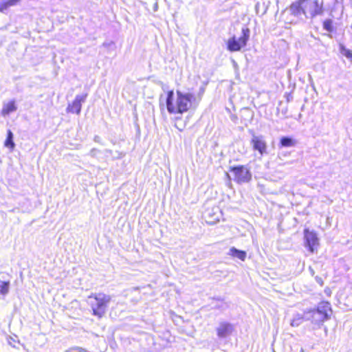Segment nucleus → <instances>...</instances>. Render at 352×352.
Segmentation results:
<instances>
[{"instance_id":"f257e3e1","label":"nucleus","mask_w":352,"mask_h":352,"mask_svg":"<svg viewBox=\"0 0 352 352\" xmlns=\"http://www.w3.org/2000/svg\"><path fill=\"white\" fill-rule=\"evenodd\" d=\"M166 95V104L169 113L183 114L191 108L194 100L192 94L177 90L175 96L173 90H170Z\"/></svg>"},{"instance_id":"f03ea898","label":"nucleus","mask_w":352,"mask_h":352,"mask_svg":"<svg viewBox=\"0 0 352 352\" xmlns=\"http://www.w3.org/2000/svg\"><path fill=\"white\" fill-rule=\"evenodd\" d=\"M333 309L330 302L321 300L316 307L304 311L305 320L309 321L313 329H320L323 324L329 320L333 315Z\"/></svg>"},{"instance_id":"7ed1b4c3","label":"nucleus","mask_w":352,"mask_h":352,"mask_svg":"<svg viewBox=\"0 0 352 352\" xmlns=\"http://www.w3.org/2000/svg\"><path fill=\"white\" fill-rule=\"evenodd\" d=\"M89 298H94L95 303L91 305L92 314L98 318H102L107 311L108 304L111 302V296L103 293L91 294Z\"/></svg>"},{"instance_id":"20e7f679","label":"nucleus","mask_w":352,"mask_h":352,"mask_svg":"<svg viewBox=\"0 0 352 352\" xmlns=\"http://www.w3.org/2000/svg\"><path fill=\"white\" fill-rule=\"evenodd\" d=\"M250 36V30L248 27H243L241 30V36L237 38L232 36L228 38L226 42L228 50L230 52H239L244 48L249 41Z\"/></svg>"},{"instance_id":"39448f33","label":"nucleus","mask_w":352,"mask_h":352,"mask_svg":"<svg viewBox=\"0 0 352 352\" xmlns=\"http://www.w3.org/2000/svg\"><path fill=\"white\" fill-rule=\"evenodd\" d=\"M229 170L233 173L234 181L237 184L247 183L252 179V173L245 166H231Z\"/></svg>"},{"instance_id":"423d86ee","label":"nucleus","mask_w":352,"mask_h":352,"mask_svg":"<svg viewBox=\"0 0 352 352\" xmlns=\"http://www.w3.org/2000/svg\"><path fill=\"white\" fill-rule=\"evenodd\" d=\"M305 239V246L310 253H314L318 251L320 245L319 239L314 231H310L308 228L303 231Z\"/></svg>"},{"instance_id":"0eeeda50","label":"nucleus","mask_w":352,"mask_h":352,"mask_svg":"<svg viewBox=\"0 0 352 352\" xmlns=\"http://www.w3.org/2000/svg\"><path fill=\"white\" fill-rule=\"evenodd\" d=\"M87 95H78L71 104H69L67 107V112L73 114H80L81 111L82 102H85Z\"/></svg>"},{"instance_id":"6e6552de","label":"nucleus","mask_w":352,"mask_h":352,"mask_svg":"<svg viewBox=\"0 0 352 352\" xmlns=\"http://www.w3.org/2000/svg\"><path fill=\"white\" fill-rule=\"evenodd\" d=\"M250 144L254 150L258 151L261 155H263L267 151V143L261 136H253Z\"/></svg>"},{"instance_id":"1a4fd4ad","label":"nucleus","mask_w":352,"mask_h":352,"mask_svg":"<svg viewBox=\"0 0 352 352\" xmlns=\"http://www.w3.org/2000/svg\"><path fill=\"white\" fill-rule=\"evenodd\" d=\"M232 330L233 327L230 324L227 322L221 323L217 329V336L219 338H226L231 334Z\"/></svg>"},{"instance_id":"9d476101","label":"nucleus","mask_w":352,"mask_h":352,"mask_svg":"<svg viewBox=\"0 0 352 352\" xmlns=\"http://www.w3.org/2000/svg\"><path fill=\"white\" fill-rule=\"evenodd\" d=\"M302 3L300 2V1L297 0L293 3H291L289 6V10L291 14L294 16H298L302 14H306V11L302 7Z\"/></svg>"},{"instance_id":"9b49d317","label":"nucleus","mask_w":352,"mask_h":352,"mask_svg":"<svg viewBox=\"0 0 352 352\" xmlns=\"http://www.w3.org/2000/svg\"><path fill=\"white\" fill-rule=\"evenodd\" d=\"M323 3L319 0H314L313 1V7L310 9L309 13L311 17H315L323 13Z\"/></svg>"},{"instance_id":"f8f14e48","label":"nucleus","mask_w":352,"mask_h":352,"mask_svg":"<svg viewBox=\"0 0 352 352\" xmlns=\"http://www.w3.org/2000/svg\"><path fill=\"white\" fill-rule=\"evenodd\" d=\"M16 110V106L14 100L9 101L3 104L1 113L2 116H6Z\"/></svg>"},{"instance_id":"ddd939ff","label":"nucleus","mask_w":352,"mask_h":352,"mask_svg":"<svg viewBox=\"0 0 352 352\" xmlns=\"http://www.w3.org/2000/svg\"><path fill=\"white\" fill-rule=\"evenodd\" d=\"M296 144V140L293 139L291 137H282L280 139L279 146L280 147H292L294 146Z\"/></svg>"},{"instance_id":"4468645a","label":"nucleus","mask_w":352,"mask_h":352,"mask_svg":"<svg viewBox=\"0 0 352 352\" xmlns=\"http://www.w3.org/2000/svg\"><path fill=\"white\" fill-rule=\"evenodd\" d=\"M3 144L5 147L8 148L10 151L14 149L15 144L13 140V133L10 130L7 131V135Z\"/></svg>"},{"instance_id":"2eb2a0df","label":"nucleus","mask_w":352,"mask_h":352,"mask_svg":"<svg viewBox=\"0 0 352 352\" xmlns=\"http://www.w3.org/2000/svg\"><path fill=\"white\" fill-rule=\"evenodd\" d=\"M21 0H6L0 3V12H4L10 7L16 6Z\"/></svg>"},{"instance_id":"dca6fc26","label":"nucleus","mask_w":352,"mask_h":352,"mask_svg":"<svg viewBox=\"0 0 352 352\" xmlns=\"http://www.w3.org/2000/svg\"><path fill=\"white\" fill-rule=\"evenodd\" d=\"M230 255L232 257H236L241 261H245L246 258V252L243 250H239L232 247L230 249Z\"/></svg>"},{"instance_id":"f3484780","label":"nucleus","mask_w":352,"mask_h":352,"mask_svg":"<svg viewBox=\"0 0 352 352\" xmlns=\"http://www.w3.org/2000/svg\"><path fill=\"white\" fill-rule=\"evenodd\" d=\"M10 281H1L0 283V294L5 296L9 292Z\"/></svg>"},{"instance_id":"a211bd4d","label":"nucleus","mask_w":352,"mask_h":352,"mask_svg":"<svg viewBox=\"0 0 352 352\" xmlns=\"http://www.w3.org/2000/svg\"><path fill=\"white\" fill-rule=\"evenodd\" d=\"M323 28L329 32L333 31V21L331 19H326L322 22Z\"/></svg>"},{"instance_id":"6ab92c4d","label":"nucleus","mask_w":352,"mask_h":352,"mask_svg":"<svg viewBox=\"0 0 352 352\" xmlns=\"http://www.w3.org/2000/svg\"><path fill=\"white\" fill-rule=\"evenodd\" d=\"M340 52L352 61V51L346 49L343 45H340Z\"/></svg>"},{"instance_id":"aec40b11","label":"nucleus","mask_w":352,"mask_h":352,"mask_svg":"<svg viewBox=\"0 0 352 352\" xmlns=\"http://www.w3.org/2000/svg\"><path fill=\"white\" fill-rule=\"evenodd\" d=\"M303 320H305V316L304 315L303 316L298 315L296 318H294L293 320H292L291 325L292 327H298L301 324V322Z\"/></svg>"},{"instance_id":"412c9836","label":"nucleus","mask_w":352,"mask_h":352,"mask_svg":"<svg viewBox=\"0 0 352 352\" xmlns=\"http://www.w3.org/2000/svg\"><path fill=\"white\" fill-rule=\"evenodd\" d=\"M316 280L321 286L323 285L324 281L321 277L317 276V277H316Z\"/></svg>"},{"instance_id":"4be33fe9","label":"nucleus","mask_w":352,"mask_h":352,"mask_svg":"<svg viewBox=\"0 0 352 352\" xmlns=\"http://www.w3.org/2000/svg\"><path fill=\"white\" fill-rule=\"evenodd\" d=\"M75 349L78 350L80 352H88L86 349L80 348V347H76Z\"/></svg>"},{"instance_id":"5701e85b","label":"nucleus","mask_w":352,"mask_h":352,"mask_svg":"<svg viewBox=\"0 0 352 352\" xmlns=\"http://www.w3.org/2000/svg\"><path fill=\"white\" fill-rule=\"evenodd\" d=\"M328 295L330 296L331 295V292L329 291V292L328 293Z\"/></svg>"}]
</instances>
